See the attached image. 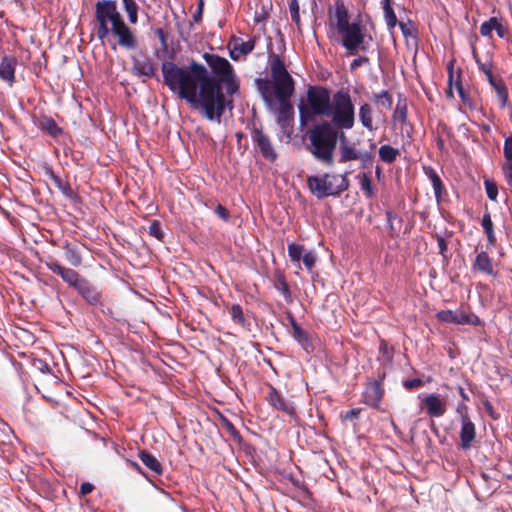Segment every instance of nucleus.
Listing matches in <instances>:
<instances>
[{
    "label": "nucleus",
    "mask_w": 512,
    "mask_h": 512,
    "mask_svg": "<svg viewBox=\"0 0 512 512\" xmlns=\"http://www.w3.org/2000/svg\"><path fill=\"white\" fill-rule=\"evenodd\" d=\"M202 58L210 71L194 59L182 67L172 61L163 62V82L204 118L220 123L226 109H232V96L239 92L240 82L226 58L208 52L203 53Z\"/></svg>",
    "instance_id": "f257e3e1"
},
{
    "label": "nucleus",
    "mask_w": 512,
    "mask_h": 512,
    "mask_svg": "<svg viewBox=\"0 0 512 512\" xmlns=\"http://www.w3.org/2000/svg\"><path fill=\"white\" fill-rule=\"evenodd\" d=\"M95 33L104 41L110 33L118 37V44L127 49L135 48L137 42L130 28L117 9L115 0H99L95 4Z\"/></svg>",
    "instance_id": "f03ea898"
},
{
    "label": "nucleus",
    "mask_w": 512,
    "mask_h": 512,
    "mask_svg": "<svg viewBox=\"0 0 512 512\" xmlns=\"http://www.w3.org/2000/svg\"><path fill=\"white\" fill-rule=\"evenodd\" d=\"M270 74L271 79L257 78L255 84L265 105L269 109H273L276 100H290L295 91V81L277 54L271 57Z\"/></svg>",
    "instance_id": "7ed1b4c3"
},
{
    "label": "nucleus",
    "mask_w": 512,
    "mask_h": 512,
    "mask_svg": "<svg viewBox=\"0 0 512 512\" xmlns=\"http://www.w3.org/2000/svg\"><path fill=\"white\" fill-rule=\"evenodd\" d=\"M306 150L325 166L334 165L338 140H346L345 132H339L329 121L322 120L306 131Z\"/></svg>",
    "instance_id": "20e7f679"
},
{
    "label": "nucleus",
    "mask_w": 512,
    "mask_h": 512,
    "mask_svg": "<svg viewBox=\"0 0 512 512\" xmlns=\"http://www.w3.org/2000/svg\"><path fill=\"white\" fill-rule=\"evenodd\" d=\"M44 263L52 273L60 276L65 283L73 287L87 304L91 306L103 304L101 291L76 270L61 265L53 257H48Z\"/></svg>",
    "instance_id": "39448f33"
},
{
    "label": "nucleus",
    "mask_w": 512,
    "mask_h": 512,
    "mask_svg": "<svg viewBox=\"0 0 512 512\" xmlns=\"http://www.w3.org/2000/svg\"><path fill=\"white\" fill-rule=\"evenodd\" d=\"M332 96L328 88L324 86H309L306 91V102L298 105L299 122L301 126H307L315 122L317 117H327Z\"/></svg>",
    "instance_id": "423d86ee"
},
{
    "label": "nucleus",
    "mask_w": 512,
    "mask_h": 512,
    "mask_svg": "<svg viewBox=\"0 0 512 512\" xmlns=\"http://www.w3.org/2000/svg\"><path fill=\"white\" fill-rule=\"evenodd\" d=\"M327 118L339 132L351 130L355 125V105L350 92L346 89H340L332 95V104L330 106Z\"/></svg>",
    "instance_id": "0eeeda50"
},
{
    "label": "nucleus",
    "mask_w": 512,
    "mask_h": 512,
    "mask_svg": "<svg viewBox=\"0 0 512 512\" xmlns=\"http://www.w3.org/2000/svg\"><path fill=\"white\" fill-rule=\"evenodd\" d=\"M336 28L341 36L342 46L350 53L355 52L361 48L364 42V33L359 23H350L348 11L343 2L336 3L335 9ZM364 49V47H362Z\"/></svg>",
    "instance_id": "6e6552de"
},
{
    "label": "nucleus",
    "mask_w": 512,
    "mask_h": 512,
    "mask_svg": "<svg viewBox=\"0 0 512 512\" xmlns=\"http://www.w3.org/2000/svg\"><path fill=\"white\" fill-rule=\"evenodd\" d=\"M307 186L316 198L322 199L329 196H339L348 189L349 180L347 173L343 175L324 173L308 176Z\"/></svg>",
    "instance_id": "1a4fd4ad"
},
{
    "label": "nucleus",
    "mask_w": 512,
    "mask_h": 512,
    "mask_svg": "<svg viewBox=\"0 0 512 512\" xmlns=\"http://www.w3.org/2000/svg\"><path fill=\"white\" fill-rule=\"evenodd\" d=\"M266 400L274 409L287 414L291 417L296 416V411L293 403L287 400L283 395L272 385L268 386Z\"/></svg>",
    "instance_id": "9d476101"
},
{
    "label": "nucleus",
    "mask_w": 512,
    "mask_h": 512,
    "mask_svg": "<svg viewBox=\"0 0 512 512\" xmlns=\"http://www.w3.org/2000/svg\"><path fill=\"white\" fill-rule=\"evenodd\" d=\"M436 318L441 322L452 324L477 325L479 323V318L476 315L460 310H441L436 314Z\"/></svg>",
    "instance_id": "9b49d317"
},
{
    "label": "nucleus",
    "mask_w": 512,
    "mask_h": 512,
    "mask_svg": "<svg viewBox=\"0 0 512 512\" xmlns=\"http://www.w3.org/2000/svg\"><path fill=\"white\" fill-rule=\"evenodd\" d=\"M252 140L255 142L262 157L269 162L277 159V153L272 145L268 135L264 134L261 128H254L252 131Z\"/></svg>",
    "instance_id": "f8f14e48"
},
{
    "label": "nucleus",
    "mask_w": 512,
    "mask_h": 512,
    "mask_svg": "<svg viewBox=\"0 0 512 512\" xmlns=\"http://www.w3.org/2000/svg\"><path fill=\"white\" fill-rule=\"evenodd\" d=\"M155 70L154 64L143 52H139L132 57V72L134 75L153 78Z\"/></svg>",
    "instance_id": "ddd939ff"
},
{
    "label": "nucleus",
    "mask_w": 512,
    "mask_h": 512,
    "mask_svg": "<svg viewBox=\"0 0 512 512\" xmlns=\"http://www.w3.org/2000/svg\"><path fill=\"white\" fill-rule=\"evenodd\" d=\"M384 387L378 382H371L370 380L365 384L363 391V401L368 406L378 409L384 397Z\"/></svg>",
    "instance_id": "4468645a"
},
{
    "label": "nucleus",
    "mask_w": 512,
    "mask_h": 512,
    "mask_svg": "<svg viewBox=\"0 0 512 512\" xmlns=\"http://www.w3.org/2000/svg\"><path fill=\"white\" fill-rule=\"evenodd\" d=\"M460 446L467 450L476 439V426L470 419L468 413L461 415Z\"/></svg>",
    "instance_id": "2eb2a0df"
},
{
    "label": "nucleus",
    "mask_w": 512,
    "mask_h": 512,
    "mask_svg": "<svg viewBox=\"0 0 512 512\" xmlns=\"http://www.w3.org/2000/svg\"><path fill=\"white\" fill-rule=\"evenodd\" d=\"M472 270L492 277H496L498 274L497 270H495L493 259L486 251H481L476 255L472 264Z\"/></svg>",
    "instance_id": "dca6fc26"
},
{
    "label": "nucleus",
    "mask_w": 512,
    "mask_h": 512,
    "mask_svg": "<svg viewBox=\"0 0 512 512\" xmlns=\"http://www.w3.org/2000/svg\"><path fill=\"white\" fill-rule=\"evenodd\" d=\"M279 106L275 109L276 121L282 129H286L294 117V109L289 100H277Z\"/></svg>",
    "instance_id": "f3484780"
},
{
    "label": "nucleus",
    "mask_w": 512,
    "mask_h": 512,
    "mask_svg": "<svg viewBox=\"0 0 512 512\" xmlns=\"http://www.w3.org/2000/svg\"><path fill=\"white\" fill-rule=\"evenodd\" d=\"M17 59L13 56H4L0 62V78L9 86L15 83V70Z\"/></svg>",
    "instance_id": "a211bd4d"
},
{
    "label": "nucleus",
    "mask_w": 512,
    "mask_h": 512,
    "mask_svg": "<svg viewBox=\"0 0 512 512\" xmlns=\"http://www.w3.org/2000/svg\"><path fill=\"white\" fill-rule=\"evenodd\" d=\"M257 38L253 37L248 41H243L241 38H233V50L230 51V57L233 60H238L240 55L246 56L251 53L256 45Z\"/></svg>",
    "instance_id": "6ab92c4d"
},
{
    "label": "nucleus",
    "mask_w": 512,
    "mask_h": 512,
    "mask_svg": "<svg viewBox=\"0 0 512 512\" xmlns=\"http://www.w3.org/2000/svg\"><path fill=\"white\" fill-rule=\"evenodd\" d=\"M427 414L431 417H441L446 412V404L436 394H430L423 399Z\"/></svg>",
    "instance_id": "aec40b11"
},
{
    "label": "nucleus",
    "mask_w": 512,
    "mask_h": 512,
    "mask_svg": "<svg viewBox=\"0 0 512 512\" xmlns=\"http://www.w3.org/2000/svg\"><path fill=\"white\" fill-rule=\"evenodd\" d=\"M287 318L292 327V337L302 346V348L308 351L309 348L312 347V345L307 332L298 325V323L296 322L295 318L291 313H288Z\"/></svg>",
    "instance_id": "412c9836"
},
{
    "label": "nucleus",
    "mask_w": 512,
    "mask_h": 512,
    "mask_svg": "<svg viewBox=\"0 0 512 512\" xmlns=\"http://www.w3.org/2000/svg\"><path fill=\"white\" fill-rule=\"evenodd\" d=\"M45 175L54 182L55 186L63 193L65 197L69 199L75 198L76 194L73 191L70 183L57 176L50 166L45 167Z\"/></svg>",
    "instance_id": "4be33fe9"
},
{
    "label": "nucleus",
    "mask_w": 512,
    "mask_h": 512,
    "mask_svg": "<svg viewBox=\"0 0 512 512\" xmlns=\"http://www.w3.org/2000/svg\"><path fill=\"white\" fill-rule=\"evenodd\" d=\"M273 286L276 290L282 293L287 303H292L293 297L290 291V287L286 281L285 274L279 269L274 271Z\"/></svg>",
    "instance_id": "5701e85b"
},
{
    "label": "nucleus",
    "mask_w": 512,
    "mask_h": 512,
    "mask_svg": "<svg viewBox=\"0 0 512 512\" xmlns=\"http://www.w3.org/2000/svg\"><path fill=\"white\" fill-rule=\"evenodd\" d=\"M138 457L141 462L155 475L161 476L163 474V466L161 462L150 452L146 450H140Z\"/></svg>",
    "instance_id": "b1692460"
},
{
    "label": "nucleus",
    "mask_w": 512,
    "mask_h": 512,
    "mask_svg": "<svg viewBox=\"0 0 512 512\" xmlns=\"http://www.w3.org/2000/svg\"><path fill=\"white\" fill-rule=\"evenodd\" d=\"M38 128L55 139H57L63 133L62 128L58 126L56 121L48 116H42L39 118Z\"/></svg>",
    "instance_id": "393cba45"
},
{
    "label": "nucleus",
    "mask_w": 512,
    "mask_h": 512,
    "mask_svg": "<svg viewBox=\"0 0 512 512\" xmlns=\"http://www.w3.org/2000/svg\"><path fill=\"white\" fill-rule=\"evenodd\" d=\"M358 117L361 125L368 131H373L376 129L373 124V108L369 103H363L360 105Z\"/></svg>",
    "instance_id": "a878e982"
},
{
    "label": "nucleus",
    "mask_w": 512,
    "mask_h": 512,
    "mask_svg": "<svg viewBox=\"0 0 512 512\" xmlns=\"http://www.w3.org/2000/svg\"><path fill=\"white\" fill-rule=\"evenodd\" d=\"M360 152L353 145L341 140L339 162L346 163L357 160L360 157Z\"/></svg>",
    "instance_id": "bb28decb"
},
{
    "label": "nucleus",
    "mask_w": 512,
    "mask_h": 512,
    "mask_svg": "<svg viewBox=\"0 0 512 512\" xmlns=\"http://www.w3.org/2000/svg\"><path fill=\"white\" fill-rule=\"evenodd\" d=\"M424 169H425V174L428 176V178L430 179V181L432 183V187H433L436 199L440 200L442 197V193L444 191V185H443V182H442L440 176L431 167L424 168Z\"/></svg>",
    "instance_id": "cd10ccee"
},
{
    "label": "nucleus",
    "mask_w": 512,
    "mask_h": 512,
    "mask_svg": "<svg viewBox=\"0 0 512 512\" xmlns=\"http://www.w3.org/2000/svg\"><path fill=\"white\" fill-rule=\"evenodd\" d=\"M64 257L66 261L73 267H79L82 265V256L77 248L69 243L63 247Z\"/></svg>",
    "instance_id": "c85d7f7f"
},
{
    "label": "nucleus",
    "mask_w": 512,
    "mask_h": 512,
    "mask_svg": "<svg viewBox=\"0 0 512 512\" xmlns=\"http://www.w3.org/2000/svg\"><path fill=\"white\" fill-rule=\"evenodd\" d=\"M473 56H474L476 63L478 64L479 70L485 74V76L491 86H493L494 84H496L497 82H499L501 80V79H497L494 77L492 62H490V61L482 62L479 59L475 50L473 51Z\"/></svg>",
    "instance_id": "c756f323"
},
{
    "label": "nucleus",
    "mask_w": 512,
    "mask_h": 512,
    "mask_svg": "<svg viewBox=\"0 0 512 512\" xmlns=\"http://www.w3.org/2000/svg\"><path fill=\"white\" fill-rule=\"evenodd\" d=\"M378 154L381 161L391 164L396 161L398 156H400V150L392 147L391 145L385 144L380 146Z\"/></svg>",
    "instance_id": "7c9ffc66"
},
{
    "label": "nucleus",
    "mask_w": 512,
    "mask_h": 512,
    "mask_svg": "<svg viewBox=\"0 0 512 512\" xmlns=\"http://www.w3.org/2000/svg\"><path fill=\"white\" fill-rule=\"evenodd\" d=\"M382 5H383L384 18H385L387 27L389 30H392L398 24L397 16L392 7V1L391 0H382Z\"/></svg>",
    "instance_id": "2f4dec72"
},
{
    "label": "nucleus",
    "mask_w": 512,
    "mask_h": 512,
    "mask_svg": "<svg viewBox=\"0 0 512 512\" xmlns=\"http://www.w3.org/2000/svg\"><path fill=\"white\" fill-rule=\"evenodd\" d=\"M122 5L129 23L135 25L138 22L139 4L135 0H122Z\"/></svg>",
    "instance_id": "473e14b6"
},
{
    "label": "nucleus",
    "mask_w": 512,
    "mask_h": 512,
    "mask_svg": "<svg viewBox=\"0 0 512 512\" xmlns=\"http://www.w3.org/2000/svg\"><path fill=\"white\" fill-rule=\"evenodd\" d=\"M393 117L395 121H399L402 124H404L407 121V100L402 95H400L398 98Z\"/></svg>",
    "instance_id": "72a5a7b5"
},
{
    "label": "nucleus",
    "mask_w": 512,
    "mask_h": 512,
    "mask_svg": "<svg viewBox=\"0 0 512 512\" xmlns=\"http://www.w3.org/2000/svg\"><path fill=\"white\" fill-rule=\"evenodd\" d=\"M372 99L377 106H381L386 110H390L392 108L393 98L387 90H381L378 93H373Z\"/></svg>",
    "instance_id": "f704fd0d"
},
{
    "label": "nucleus",
    "mask_w": 512,
    "mask_h": 512,
    "mask_svg": "<svg viewBox=\"0 0 512 512\" xmlns=\"http://www.w3.org/2000/svg\"><path fill=\"white\" fill-rule=\"evenodd\" d=\"M229 313L234 323L248 329L249 323L247 322L244 316V312L241 305L233 304L229 309Z\"/></svg>",
    "instance_id": "c9c22d12"
},
{
    "label": "nucleus",
    "mask_w": 512,
    "mask_h": 512,
    "mask_svg": "<svg viewBox=\"0 0 512 512\" xmlns=\"http://www.w3.org/2000/svg\"><path fill=\"white\" fill-rule=\"evenodd\" d=\"M287 251L291 261L297 263L298 268H301L300 261L304 255V246L292 242L288 244Z\"/></svg>",
    "instance_id": "e433bc0d"
},
{
    "label": "nucleus",
    "mask_w": 512,
    "mask_h": 512,
    "mask_svg": "<svg viewBox=\"0 0 512 512\" xmlns=\"http://www.w3.org/2000/svg\"><path fill=\"white\" fill-rule=\"evenodd\" d=\"M220 421L222 427L228 432L231 438L240 444L243 441V438L240 432L235 428L233 423L225 416H221Z\"/></svg>",
    "instance_id": "4c0bfd02"
},
{
    "label": "nucleus",
    "mask_w": 512,
    "mask_h": 512,
    "mask_svg": "<svg viewBox=\"0 0 512 512\" xmlns=\"http://www.w3.org/2000/svg\"><path fill=\"white\" fill-rule=\"evenodd\" d=\"M497 94L498 100L500 102V106L504 108L508 103V90L503 82V80H500L496 84L492 86Z\"/></svg>",
    "instance_id": "58836bf2"
},
{
    "label": "nucleus",
    "mask_w": 512,
    "mask_h": 512,
    "mask_svg": "<svg viewBox=\"0 0 512 512\" xmlns=\"http://www.w3.org/2000/svg\"><path fill=\"white\" fill-rule=\"evenodd\" d=\"M359 183L362 191H364L367 198H372L374 196L372 181L370 175L367 173H363L358 175Z\"/></svg>",
    "instance_id": "ea45409f"
},
{
    "label": "nucleus",
    "mask_w": 512,
    "mask_h": 512,
    "mask_svg": "<svg viewBox=\"0 0 512 512\" xmlns=\"http://www.w3.org/2000/svg\"><path fill=\"white\" fill-rule=\"evenodd\" d=\"M149 234L155 237L157 240L162 241L164 237V232L162 230L161 224L157 220H153L149 225Z\"/></svg>",
    "instance_id": "a19ab883"
},
{
    "label": "nucleus",
    "mask_w": 512,
    "mask_h": 512,
    "mask_svg": "<svg viewBox=\"0 0 512 512\" xmlns=\"http://www.w3.org/2000/svg\"><path fill=\"white\" fill-rule=\"evenodd\" d=\"M484 185H485L487 197L490 200L495 201L497 199V196H498V186H497V184L494 181H492V180L486 179L484 181Z\"/></svg>",
    "instance_id": "79ce46f5"
},
{
    "label": "nucleus",
    "mask_w": 512,
    "mask_h": 512,
    "mask_svg": "<svg viewBox=\"0 0 512 512\" xmlns=\"http://www.w3.org/2000/svg\"><path fill=\"white\" fill-rule=\"evenodd\" d=\"M495 24L496 17H491L488 21L483 22L480 26V34L484 37H491Z\"/></svg>",
    "instance_id": "37998d69"
},
{
    "label": "nucleus",
    "mask_w": 512,
    "mask_h": 512,
    "mask_svg": "<svg viewBox=\"0 0 512 512\" xmlns=\"http://www.w3.org/2000/svg\"><path fill=\"white\" fill-rule=\"evenodd\" d=\"M398 25L401 29V32L405 38L407 37H416L417 31L414 27L413 23L411 21L405 23V22H398Z\"/></svg>",
    "instance_id": "c03bdc74"
},
{
    "label": "nucleus",
    "mask_w": 512,
    "mask_h": 512,
    "mask_svg": "<svg viewBox=\"0 0 512 512\" xmlns=\"http://www.w3.org/2000/svg\"><path fill=\"white\" fill-rule=\"evenodd\" d=\"M360 167L363 169L371 168L374 162L373 154L370 151L360 152Z\"/></svg>",
    "instance_id": "a18cd8bd"
},
{
    "label": "nucleus",
    "mask_w": 512,
    "mask_h": 512,
    "mask_svg": "<svg viewBox=\"0 0 512 512\" xmlns=\"http://www.w3.org/2000/svg\"><path fill=\"white\" fill-rule=\"evenodd\" d=\"M379 353L382 355V357L387 360L388 362H391L393 359L394 351L392 347L388 346V343L385 340L380 341L379 345Z\"/></svg>",
    "instance_id": "49530a36"
},
{
    "label": "nucleus",
    "mask_w": 512,
    "mask_h": 512,
    "mask_svg": "<svg viewBox=\"0 0 512 512\" xmlns=\"http://www.w3.org/2000/svg\"><path fill=\"white\" fill-rule=\"evenodd\" d=\"M301 260L308 271H311L315 267L316 256L312 251L304 253Z\"/></svg>",
    "instance_id": "de8ad7c7"
},
{
    "label": "nucleus",
    "mask_w": 512,
    "mask_h": 512,
    "mask_svg": "<svg viewBox=\"0 0 512 512\" xmlns=\"http://www.w3.org/2000/svg\"><path fill=\"white\" fill-rule=\"evenodd\" d=\"M435 239L437 241V244H438V248H439V253L440 255L444 258V259H448V255H447V252H448V245H447V242L446 240L444 239L443 236L439 235V234H435Z\"/></svg>",
    "instance_id": "09e8293b"
},
{
    "label": "nucleus",
    "mask_w": 512,
    "mask_h": 512,
    "mask_svg": "<svg viewBox=\"0 0 512 512\" xmlns=\"http://www.w3.org/2000/svg\"><path fill=\"white\" fill-rule=\"evenodd\" d=\"M503 152L506 162H512V134L505 139Z\"/></svg>",
    "instance_id": "8fccbe9b"
},
{
    "label": "nucleus",
    "mask_w": 512,
    "mask_h": 512,
    "mask_svg": "<svg viewBox=\"0 0 512 512\" xmlns=\"http://www.w3.org/2000/svg\"><path fill=\"white\" fill-rule=\"evenodd\" d=\"M481 225L485 233L494 231L493 222L490 213H485L482 217Z\"/></svg>",
    "instance_id": "3c124183"
},
{
    "label": "nucleus",
    "mask_w": 512,
    "mask_h": 512,
    "mask_svg": "<svg viewBox=\"0 0 512 512\" xmlns=\"http://www.w3.org/2000/svg\"><path fill=\"white\" fill-rule=\"evenodd\" d=\"M455 87H456L457 92H458L461 100L463 101V103L464 104H468L469 106H471V103L469 102V98L467 96V93L465 92L464 87L462 85V82L460 81L459 78L455 82Z\"/></svg>",
    "instance_id": "603ef678"
},
{
    "label": "nucleus",
    "mask_w": 512,
    "mask_h": 512,
    "mask_svg": "<svg viewBox=\"0 0 512 512\" xmlns=\"http://www.w3.org/2000/svg\"><path fill=\"white\" fill-rule=\"evenodd\" d=\"M215 214L224 221H228L230 218L229 210L222 204H218L215 208Z\"/></svg>",
    "instance_id": "864d4df0"
},
{
    "label": "nucleus",
    "mask_w": 512,
    "mask_h": 512,
    "mask_svg": "<svg viewBox=\"0 0 512 512\" xmlns=\"http://www.w3.org/2000/svg\"><path fill=\"white\" fill-rule=\"evenodd\" d=\"M483 404V407L486 411V413L494 420H497L500 415L495 411L494 409V406L492 405V403L489 401V400H484L482 402Z\"/></svg>",
    "instance_id": "5fc2aeb1"
},
{
    "label": "nucleus",
    "mask_w": 512,
    "mask_h": 512,
    "mask_svg": "<svg viewBox=\"0 0 512 512\" xmlns=\"http://www.w3.org/2000/svg\"><path fill=\"white\" fill-rule=\"evenodd\" d=\"M422 385H423V381L420 378L409 379L403 383L404 388L407 390H412V389L418 388Z\"/></svg>",
    "instance_id": "6e6d98bb"
},
{
    "label": "nucleus",
    "mask_w": 512,
    "mask_h": 512,
    "mask_svg": "<svg viewBox=\"0 0 512 512\" xmlns=\"http://www.w3.org/2000/svg\"><path fill=\"white\" fill-rule=\"evenodd\" d=\"M385 214L389 225L390 234L393 235L395 231L393 220L397 218V215L391 210L386 211Z\"/></svg>",
    "instance_id": "4d7b16f0"
},
{
    "label": "nucleus",
    "mask_w": 512,
    "mask_h": 512,
    "mask_svg": "<svg viewBox=\"0 0 512 512\" xmlns=\"http://www.w3.org/2000/svg\"><path fill=\"white\" fill-rule=\"evenodd\" d=\"M94 489V485L89 482H83L80 486L79 494L81 496H86L90 494Z\"/></svg>",
    "instance_id": "13d9d810"
},
{
    "label": "nucleus",
    "mask_w": 512,
    "mask_h": 512,
    "mask_svg": "<svg viewBox=\"0 0 512 512\" xmlns=\"http://www.w3.org/2000/svg\"><path fill=\"white\" fill-rule=\"evenodd\" d=\"M203 7H204L203 0H199L197 10L192 16L194 22L198 23L202 20Z\"/></svg>",
    "instance_id": "bf43d9fd"
},
{
    "label": "nucleus",
    "mask_w": 512,
    "mask_h": 512,
    "mask_svg": "<svg viewBox=\"0 0 512 512\" xmlns=\"http://www.w3.org/2000/svg\"><path fill=\"white\" fill-rule=\"evenodd\" d=\"M360 412L361 408H353L351 410L346 411L343 417L345 420L358 419Z\"/></svg>",
    "instance_id": "052dcab7"
},
{
    "label": "nucleus",
    "mask_w": 512,
    "mask_h": 512,
    "mask_svg": "<svg viewBox=\"0 0 512 512\" xmlns=\"http://www.w3.org/2000/svg\"><path fill=\"white\" fill-rule=\"evenodd\" d=\"M289 11L291 14V18H295L299 15V3L298 0H291L289 3Z\"/></svg>",
    "instance_id": "680f3d73"
},
{
    "label": "nucleus",
    "mask_w": 512,
    "mask_h": 512,
    "mask_svg": "<svg viewBox=\"0 0 512 512\" xmlns=\"http://www.w3.org/2000/svg\"><path fill=\"white\" fill-rule=\"evenodd\" d=\"M448 71H449V77H448V91H447V96L448 97H453V90H452V84H453V78H454V74H453V65L449 66L448 67Z\"/></svg>",
    "instance_id": "e2e57ef3"
},
{
    "label": "nucleus",
    "mask_w": 512,
    "mask_h": 512,
    "mask_svg": "<svg viewBox=\"0 0 512 512\" xmlns=\"http://www.w3.org/2000/svg\"><path fill=\"white\" fill-rule=\"evenodd\" d=\"M127 463H128V465L130 466L131 469H133L137 473L143 475L146 479L149 480L147 474L143 471V469L141 468V466L137 462L132 461V460H127Z\"/></svg>",
    "instance_id": "0e129e2a"
},
{
    "label": "nucleus",
    "mask_w": 512,
    "mask_h": 512,
    "mask_svg": "<svg viewBox=\"0 0 512 512\" xmlns=\"http://www.w3.org/2000/svg\"><path fill=\"white\" fill-rule=\"evenodd\" d=\"M155 34L158 36L161 45L167 47V34L162 28L155 29Z\"/></svg>",
    "instance_id": "69168bd1"
},
{
    "label": "nucleus",
    "mask_w": 512,
    "mask_h": 512,
    "mask_svg": "<svg viewBox=\"0 0 512 512\" xmlns=\"http://www.w3.org/2000/svg\"><path fill=\"white\" fill-rule=\"evenodd\" d=\"M494 30H496L497 32V35L500 37V38H503L506 36L507 34V29L506 27H504L499 21L498 19L496 18V24L494 25Z\"/></svg>",
    "instance_id": "338daca9"
},
{
    "label": "nucleus",
    "mask_w": 512,
    "mask_h": 512,
    "mask_svg": "<svg viewBox=\"0 0 512 512\" xmlns=\"http://www.w3.org/2000/svg\"><path fill=\"white\" fill-rule=\"evenodd\" d=\"M386 378V371L384 369H379L377 371V378L374 380H370L371 382H378L380 385H383V382Z\"/></svg>",
    "instance_id": "774afa93"
}]
</instances>
